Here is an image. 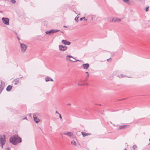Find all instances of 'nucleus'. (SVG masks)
<instances>
[{
	"mask_svg": "<svg viewBox=\"0 0 150 150\" xmlns=\"http://www.w3.org/2000/svg\"><path fill=\"white\" fill-rule=\"evenodd\" d=\"M55 113L56 114H58L59 115V114H60L57 111H56L55 112Z\"/></svg>",
	"mask_w": 150,
	"mask_h": 150,
	"instance_id": "c756f323",
	"label": "nucleus"
},
{
	"mask_svg": "<svg viewBox=\"0 0 150 150\" xmlns=\"http://www.w3.org/2000/svg\"><path fill=\"white\" fill-rule=\"evenodd\" d=\"M9 141L13 145H16L18 143L21 142V139L18 135H15L10 138Z\"/></svg>",
	"mask_w": 150,
	"mask_h": 150,
	"instance_id": "f257e3e1",
	"label": "nucleus"
},
{
	"mask_svg": "<svg viewBox=\"0 0 150 150\" xmlns=\"http://www.w3.org/2000/svg\"><path fill=\"white\" fill-rule=\"evenodd\" d=\"M89 77V74H87V76H86V80H87V79Z\"/></svg>",
	"mask_w": 150,
	"mask_h": 150,
	"instance_id": "bb28decb",
	"label": "nucleus"
},
{
	"mask_svg": "<svg viewBox=\"0 0 150 150\" xmlns=\"http://www.w3.org/2000/svg\"><path fill=\"white\" fill-rule=\"evenodd\" d=\"M23 119H26L27 120V118L26 117H25Z\"/></svg>",
	"mask_w": 150,
	"mask_h": 150,
	"instance_id": "72a5a7b5",
	"label": "nucleus"
},
{
	"mask_svg": "<svg viewBox=\"0 0 150 150\" xmlns=\"http://www.w3.org/2000/svg\"><path fill=\"white\" fill-rule=\"evenodd\" d=\"M2 20L3 22L6 25L9 24V19L7 18H2Z\"/></svg>",
	"mask_w": 150,
	"mask_h": 150,
	"instance_id": "7ed1b4c3",
	"label": "nucleus"
},
{
	"mask_svg": "<svg viewBox=\"0 0 150 150\" xmlns=\"http://www.w3.org/2000/svg\"><path fill=\"white\" fill-rule=\"evenodd\" d=\"M59 49L60 51H64L67 49V47L62 45H59Z\"/></svg>",
	"mask_w": 150,
	"mask_h": 150,
	"instance_id": "423d86ee",
	"label": "nucleus"
},
{
	"mask_svg": "<svg viewBox=\"0 0 150 150\" xmlns=\"http://www.w3.org/2000/svg\"><path fill=\"white\" fill-rule=\"evenodd\" d=\"M71 143L75 146L76 145V142L74 141H72L71 142Z\"/></svg>",
	"mask_w": 150,
	"mask_h": 150,
	"instance_id": "a211bd4d",
	"label": "nucleus"
},
{
	"mask_svg": "<svg viewBox=\"0 0 150 150\" xmlns=\"http://www.w3.org/2000/svg\"><path fill=\"white\" fill-rule=\"evenodd\" d=\"M63 134L64 135H67L70 137H72L73 135V133L70 132L67 133H63Z\"/></svg>",
	"mask_w": 150,
	"mask_h": 150,
	"instance_id": "9b49d317",
	"label": "nucleus"
},
{
	"mask_svg": "<svg viewBox=\"0 0 150 150\" xmlns=\"http://www.w3.org/2000/svg\"><path fill=\"white\" fill-rule=\"evenodd\" d=\"M79 18V17H76L75 18V21H76V22H78V18Z\"/></svg>",
	"mask_w": 150,
	"mask_h": 150,
	"instance_id": "b1692460",
	"label": "nucleus"
},
{
	"mask_svg": "<svg viewBox=\"0 0 150 150\" xmlns=\"http://www.w3.org/2000/svg\"><path fill=\"white\" fill-rule=\"evenodd\" d=\"M64 28H67V27L66 26H64Z\"/></svg>",
	"mask_w": 150,
	"mask_h": 150,
	"instance_id": "58836bf2",
	"label": "nucleus"
},
{
	"mask_svg": "<svg viewBox=\"0 0 150 150\" xmlns=\"http://www.w3.org/2000/svg\"><path fill=\"white\" fill-rule=\"evenodd\" d=\"M149 8V6H147V7H146V11H148Z\"/></svg>",
	"mask_w": 150,
	"mask_h": 150,
	"instance_id": "a878e982",
	"label": "nucleus"
},
{
	"mask_svg": "<svg viewBox=\"0 0 150 150\" xmlns=\"http://www.w3.org/2000/svg\"><path fill=\"white\" fill-rule=\"evenodd\" d=\"M19 43L21 45V50L22 52H24L26 49L27 46L24 44L21 43L20 42Z\"/></svg>",
	"mask_w": 150,
	"mask_h": 150,
	"instance_id": "39448f33",
	"label": "nucleus"
},
{
	"mask_svg": "<svg viewBox=\"0 0 150 150\" xmlns=\"http://www.w3.org/2000/svg\"><path fill=\"white\" fill-rule=\"evenodd\" d=\"M13 82H14V84L15 85L18 84L20 82L19 78H17L13 80Z\"/></svg>",
	"mask_w": 150,
	"mask_h": 150,
	"instance_id": "9d476101",
	"label": "nucleus"
},
{
	"mask_svg": "<svg viewBox=\"0 0 150 150\" xmlns=\"http://www.w3.org/2000/svg\"><path fill=\"white\" fill-rule=\"evenodd\" d=\"M70 58H74V59H75L72 56L70 55H67L66 57V59L67 60H68L69 61H71L74 62H81V60H76L75 61H73L71 60L70 59Z\"/></svg>",
	"mask_w": 150,
	"mask_h": 150,
	"instance_id": "20e7f679",
	"label": "nucleus"
},
{
	"mask_svg": "<svg viewBox=\"0 0 150 150\" xmlns=\"http://www.w3.org/2000/svg\"><path fill=\"white\" fill-rule=\"evenodd\" d=\"M112 21L114 22H120L121 21V19L118 18H114Z\"/></svg>",
	"mask_w": 150,
	"mask_h": 150,
	"instance_id": "f8f14e48",
	"label": "nucleus"
},
{
	"mask_svg": "<svg viewBox=\"0 0 150 150\" xmlns=\"http://www.w3.org/2000/svg\"><path fill=\"white\" fill-rule=\"evenodd\" d=\"M117 76L118 77H119V78H121V77L122 78V77H126V76L124 75L123 74H121L120 76Z\"/></svg>",
	"mask_w": 150,
	"mask_h": 150,
	"instance_id": "412c9836",
	"label": "nucleus"
},
{
	"mask_svg": "<svg viewBox=\"0 0 150 150\" xmlns=\"http://www.w3.org/2000/svg\"><path fill=\"white\" fill-rule=\"evenodd\" d=\"M17 39H18V40H20V38L18 37H17Z\"/></svg>",
	"mask_w": 150,
	"mask_h": 150,
	"instance_id": "f704fd0d",
	"label": "nucleus"
},
{
	"mask_svg": "<svg viewBox=\"0 0 150 150\" xmlns=\"http://www.w3.org/2000/svg\"><path fill=\"white\" fill-rule=\"evenodd\" d=\"M40 129L41 130H42V129L41 128H40Z\"/></svg>",
	"mask_w": 150,
	"mask_h": 150,
	"instance_id": "37998d69",
	"label": "nucleus"
},
{
	"mask_svg": "<svg viewBox=\"0 0 150 150\" xmlns=\"http://www.w3.org/2000/svg\"><path fill=\"white\" fill-rule=\"evenodd\" d=\"M68 105H71V104L70 103H69V104H68Z\"/></svg>",
	"mask_w": 150,
	"mask_h": 150,
	"instance_id": "ea45409f",
	"label": "nucleus"
},
{
	"mask_svg": "<svg viewBox=\"0 0 150 150\" xmlns=\"http://www.w3.org/2000/svg\"><path fill=\"white\" fill-rule=\"evenodd\" d=\"M12 88V86L8 85L7 87L6 90L8 91H10Z\"/></svg>",
	"mask_w": 150,
	"mask_h": 150,
	"instance_id": "4468645a",
	"label": "nucleus"
},
{
	"mask_svg": "<svg viewBox=\"0 0 150 150\" xmlns=\"http://www.w3.org/2000/svg\"><path fill=\"white\" fill-rule=\"evenodd\" d=\"M7 150H10V148L9 147L7 148Z\"/></svg>",
	"mask_w": 150,
	"mask_h": 150,
	"instance_id": "c9c22d12",
	"label": "nucleus"
},
{
	"mask_svg": "<svg viewBox=\"0 0 150 150\" xmlns=\"http://www.w3.org/2000/svg\"><path fill=\"white\" fill-rule=\"evenodd\" d=\"M81 133L82 134V135L83 137L87 136L91 134L87 133L84 132H82Z\"/></svg>",
	"mask_w": 150,
	"mask_h": 150,
	"instance_id": "ddd939ff",
	"label": "nucleus"
},
{
	"mask_svg": "<svg viewBox=\"0 0 150 150\" xmlns=\"http://www.w3.org/2000/svg\"><path fill=\"white\" fill-rule=\"evenodd\" d=\"M60 134L62 135H62L63 134V133H60Z\"/></svg>",
	"mask_w": 150,
	"mask_h": 150,
	"instance_id": "2f4dec72",
	"label": "nucleus"
},
{
	"mask_svg": "<svg viewBox=\"0 0 150 150\" xmlns=\"http://www.w3.org/2000/svg\"><path fill=\"white\" fill-rule=\"evenodd\" d=\"M50 78L48 76H47L45 79V80L46 81H50Z\"/></svg>",
	"mask_w": 150,
	"mask_h": 150,
	"instance_id": "6ab92c4d",
	"label": "nucleus"
},
{
	"mask_svg": "<svg viewBox=\"0 0 150 150\" xmlns=\"http://www.w3.org/2000/svg\"><path fill=\"white\" fill-rule=\"evenodd\" d=\"M86 74H88V72H86Z\"/></svg>",
	"mask_w": 150,
	"mask_h": 150,
	"instance_id": "e433bc0d",
	"label": "nucleus"
},
{
	"mask_svg": "<svg viewBox=\"0 0 150 150\" xmlns=\"http://www.w3.org/2000/svg\"><path fill=\"white\" fill-rule=\"evenodd\" d=\"M128 126L126 125H122L120 126L119 128V129H125L126 128V127Z\"/></svg>",
	"mask_w": 150,
	"mask_h": 150,
	"instance_id": "2eb2a0df",
	"label": "nucleus"
},
{
	"mask_svg": "<svg viewBox=\"0 0 150 150\" xmlns=\"http://www.w3.org/2000/svg\"><path fill=\"white\" fill-rule=\"evenodd\" d=\"M33 118L35 121L36 123H38L40 121V120L37 117L36 115H33Z\"/></svg>",
	"mask_w": 150,
	"mask_h": 150,
	"instance_id": "6e6552de",
	"label": "nucleus"
},
{
	"mask_svg": "<svg viewBox=\"0 0 150 150\" xmlns=\"http://www.w3.org/2000/svg\"><path fill=\"white\" fill-rule=\"evenodd\" d=\"M51 33H54L60 31L59 30L57 29H52L51 30Z\"/></svg>",
	"mask_w": 150,
	"mask_h": 150,
	"instance_id": "dca6fc26",
	"label": "nucleus"
},
{
	"mask_svg": "<svg viewBox=\"0 0 150 150\" xmlns=\"http://www.w3.org/2000/svg\"><path fill=\"white\" fill-rule=\"evenodd\" d=\"M50 81H53V80L52 79L50 78Z\"/></svg>",
	"mask_w": 150,
	"mask_h": 150,
	"instance_id": "7c9ffc66",
	"label": "nucleus"
},
{
	"mask_svg": "<svg viewBox=\"0 0 150 150\" xmlns=\"http://www.w3.org/2000/svg\"><path fill=\"white\" fill-rule=\"evenodd\" d=\"M83 68L85 69H87L89 67V64L88 63L83 64L82 65Z\"/></svg>",
	"mask_w": 150,
	"mask_h": 150,
	"instance_id": "1a4fd4ad",
	"label": "nucleus"
},
{
	"mask_svg": "<svg viewBox=\"0 0 150 150\" xmlns=\"http://www.w3.org/2000/svg\"><path fill=\"white\" fill-rule=\"evenodd\" d=\"M23 77H21L20 78H19V79H21Z\"/></svg>",
	"mask_w": 150,
	"mask_h": 150,
	"instance_id": "4c0bfd02",
	"label": "nucleus"
},
{
	"mask_svg": "<svg viewBox=\"0 0 150 150\" xmlns=\"http://www.w3.org/2000/svg\"><path fill=\"white\" fill-rule=\"evenodd\" d=\"M111 59V58H110L109 59H107V61H109V60Z\"/></svg>",
	"mask_w": 150,
	"mask_h": 150,
	"instance_id": "473e14b6",
	"label": "nucleus"
},
{
	"mask_svg": "<svg viewBox=\"0 0 150 150\" xmlns=\"http://www.w3.org/2000/svg\"><path fill=\"white\" fill-rule=\"evenodd\" d=\"M124 150H127L126 149H125Z\"/></svg>",
	"mask_w": 150,
	"mask_h": 150,
	"instance_id": "79ce46f5",
	"label": "nucleus"
},
{
	"mask_svg": "<svg viewBox=\"0 0 150 150\" xmlns=\"http://www.w3.org/2000/svg\"><path fill=\"white\" fill-rule=\"evenodd\" d=\"M51 33V30H50L49 31H46L45 32V33L46 34H49V33Z\"/></svg>",
	"mask_w": 150,
	"mask_h": 150,
	"instance_id": "4be33fe9",
	"label": "nucleus"
},
{
	"mask_svg": "<svg viewBox=\"0 0 150 150\" xmlns=\"http://www.w3.org/2000/svg\"><path fill=\"white\" fill-rule=\"evenodd\" d=\"M87 18L90 19V20L91 21H93V18L92 15H90L88 16L87 17Z\"/></svg>",
	"mask_w": 150,
	"mask_h": 150,
	"instance_id": "f3484780",
	"label": "nucleus"
},
{
	"mask_svg": "<svg viewBox=\"0 0 150 150\" xmlns=\"http://www.w3.org/2000/svg\"><path fill=\"white\" fill-rule=\"evenodd\" d=\"M78 85H79V86H82V85H83V84H80L79 83H78Z\"/></svg>",
	"mask_w": 150,
	"mask_h": 150,
	"instance_id": "cd10ccee",
	"label": "nucleus"
},
{
	"mask_svg": "<svg viewBox=\"0 0 150 150\" xmlns=\"http://www.w3.org/2000/svg\"><path fill=\"white\" fill-rule=\"evenodd\" d=\"M62 42L65 45H69L71 44V42H70L64 40H62Z\"/></svg>",
	"mask_w": 150,
	"mask_h": 150,
	"instance_id": "0eeeda50",
	"label": "nucleus"
},
{
	"mask_svg": "<svg viewBox=\"0 0 150 150\" xmlns=\"http://www.w3.org/2000/svg\"><path fill=\"white\" fill-rule=\"evenodd\" d=\"M11 2L13 4H14L16 3V1L15 0H11Z\"/></svg>",
	"mask_w": 150,
	"mask_h": 150,
	"instance_id": "393cba45",
	"label": "nucleus"
},
{
	"mask_svg": "<svg viewBox=\"0 0 150 150\" xmlns=\"http://www.w3.org/2000/svg\"><path fill=\"white\" fill-rule=\"evenodd\" d=\"M59 116L60 118V119H62V117L61 115L60 114H59Z\"/></svg>",
	"mask_w": 150,
	"mask_h": 150,
	"instance_id": "c85d7f7f",
	"label": "nucleus"
},
{
	"mask_svg": "<svg viewBox=\"0 0 150 150\" xmlns=\"http://www.w3.org/2000/svg\"><path fill=\"white\" fill-rule=\"evenodd\" d=\"M83 20H84L86 21H87V19H86L85 18V17H82V18H80V21H82Z\"/></svg>",
	"mask_w": 150,
	"mask_h": 150,
	"instance_id": "aec40b11",
	"label": "nucleus"
},
{
	"mask_svg": "<svg viewBox=\"0 0 150 150\" xmlns=\"http://www.w3.org/2000/svg\"><path fill=\"white\" fill-rule=\"evenodd\" d=\"M6 142V136L4 134L0 135V146L3 148V145Z\"/></svg>",
	"mask_w": 150,
	"mask_h": 150,
	"instance_id": "f03ea898",
	"label": "nucleus"
},
{
	"mask_svg": "<svg viewBox=\"0 0 150 150\" xmlns=\"http://www.w3.org/2000/svg\"><path fill=\"white\" fill-rule=\"evenodd\" d=\"M149 141H150V143H149V144H150V139H149Z\"/></svg>",
	"mask_w": 150,
	"mask_h": 150,
	"instance_id": "a19ab883",
	"label": "nucleus"
},
{
	"mask_svg": "<svg viewBox=\"0 0 150 150\" xmlns=\"http://www.w3.org/2000/svg\"><path fill=\"white\" fill-rule=\"evenodd\" d=\"M137 147V146L134 145H133V146H132V148L133 149V150H134Z\"/></svg>",
	"mask_w": 150,
	"mask_h": 150,
	"instance_id": "5701e85b",
	"label": "nucleus"
}]
</instances>
